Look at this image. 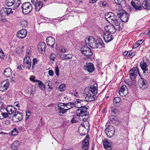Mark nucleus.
Here are the masks:
<instances>
[{
  "instance_id": "nucleus-26",
  "label": "nucleus",
  "mask_w": 150,
  "mask_h": 150,
  "mask_svg": "<svg viewBox=\"0 0 150 150\" xmlns=\"http://www.w3.org/2000/svg\"><path fill=\"white\" fill-rule=\"evenodd\" d=\"M103 145L105 149L108 150H110L111 149V145L112 142L109 140H104L103 141Z\"/></svg>"
},
{
  "instance_id": "nucleus-54",
  "label": "nucleus",
  "mask_w": 150,
  "mask_h": 150,
  "mask_svg": "<svg viewBox=\"0 0 150 150\" xmlns=\"http://www.w3.org/2000/svg\"><path fill=\"white\" fill-rule=\"evenodd\" d=\"M55 73L57 76L59 75V70L58 67H56L55 68Z\"/></svg>"
},
{
  "instance_id": "nucleus-42",
  "label": "nucleus",
  "mask_w": 150,
  "mask_h": 150,
  "mask_svg": "<svg viewBox=\"0 0 150 150\" xmlns=\"http://www.w3.org/2000/svg\"><path fill=\"white\" fill-rule=\"evenodd\" d=\"M114 1L116 4L120 6L122 5L124 2L123 0H114Z\"/></svg>"
},
{
  "instance_id": "nucleus-29",
  "label": "nucleus",
  "mask_w": 150,
  "mask_h": 150,
  "mask_svg": "<svg viewBox=\"0 0 150 150\" xmlns=\"http://www.w3.org/2000/svg\"><path fill=\"white\" fill-rule=\"evenodd\" d=\"M111 122L115 125H118L119 123V121L116 116L112 115L110 117Z\"/></svg>"
},
{
  "instance_id": "nucleus-14",
  "label": "nucleus",
  "mask_w": 150,
  "mask_h": 150,
  "mask_svg": "<svg viewBox=\"0 0 150 150\" xmlns=\"http://www.w3.org/2000/svg\"><path fill=\"white\" fill-rule=\"evenodd\" d=\"M9 86V81L5 80L0 83V91H4L6 90Z\"/></svg>"
},
{
  "instance_id": "nucleus-5",
  "label": "nucleus",
  "mask_w": 150,
  "mask_h": 150,
  "mask_svg": "<svg viewBox=\"0 0 150 150\" xmlns=\"http://www.w3.org/2000/svg\"><path fill=\"white\" fill-rule=\"evenodd\" d=\"M85 42L86 45H89L92 48L96 49L98 47V45L96 44L94 38L92 36L86 38Z\"/></svg>"
},
{
  "instance_id": "nucleus-8",
  "label": "nucleus",
  "mask_w": 150,
  "mask_h": 150,
  "mask_svg": "<svg viewBox=\"0 0 150 150\" xmlns=\"http://www.w3.org/2000/svg\"><path fill=\"white\" fill-rule=\"evenodd\" d=\"M23 118V114L22 112L17 111L15 112L13 114L12 116V119L14 122H18L22 119Z\"/></svg>"
},
{
  "instance_id": "nucleus-59",
  "label": "nucleus",
  "mask_w": 150,
  "mask_h": 150,
  "mask_svg": "<svg viewBox=\"0 0 150 150\" xmlns=\"http://www.w3.org/2000/svg\"><path fill=\"white\" fill-rule=\"evenodd\" d=\"M59 88L61 91H63L65 89V86L63 85H61L59 87Z\"/></svg>"
},
{
  "instance_id": "nucleus-3",
  "label": "nucleus",
  "mask_w": 150,
  "mask_h": 150,
  "mask_svg": "<svg viewBox=\"0 0 150 150\" xmlns=\"http://www.w3.org/2000/svg\"><path fill=\"white\" fill-rule=\"evenodd\" d=\"M74 105L72 104V102H69L66 104L60 103L58 104L57 107L55 108V110L59 115L62 116L65 113L67 110L74 107Z\"/></svg>"
},
{
  "instance_id": "nucleus-25",
  "label": "nucleus",
  "mask_w": 150,
  "mask_h": 150,
  "mask_svg": "<svg viewBox=\"0 0 150 150\" xmlns=\"http://www.w3.org/2000/svg\"><path fill=\"white\" fill-rule=\"evenodd\" d=\"M45 44L44 42H40L39 43L38 48V52L40 53H43L45 52Z\"/></svg>"
},
{
  "instance_id": "nucleus-61",
  "label": "nucleus",
  "mask_w": 150,
  "mask_h": 150,
  "mask_svg": "<svg viewBox=\"0 0 150 150\" xmlns=\"http://www.w3.org/2000/svg\"><path fill=\"white\" fill-rule=\"evenodd\" d=\"M38 2V0H31V2L34 6L37 4Z\"/></svg>"
},
{
  "instance_id": "nucleus-63",
  "label": "nucleus",
  "mask_w": 150,
  "mask_h": 150,
  "mask_svg": "<svg viewBox=\"0 0 150 150\" xmlns=\"http://www.w3.org/2000/svg\"><path fill=\"white\" fill-rule=\"evenodd\" d=\"M146 60L148 61H149L150 60V55L149 54H147L146 57Z\"/></svg>"
},
{
  "instance_id": "nucleus-16",
  "label": "nucleus",
  "mask_w": 150,
  "mask_h": 150,
  "mask_svg": "<svg viewBox=\"0 0 150 150\" xmlns=\"http://www.w3.org/2000/svg\"><path fill=\"white\" fill-rule=\"evenodd\" d=\"M31 66V61L30 58H24L23 60V67L25 69H30Z\"/></svg>"
},
{
  "instance_id": "nucleus-62",
  "label": "nucleus",
  "mask_w": 150,
  "mask_h": 150,
  "mask_svg": "<svg viewBox=\"0 0 150 150\" xmlns=\"http://www.w3.org/2000/svg\"><path fill=\"white\" fill-rule=\"evenodd\" d=\"M143 42V40H139L137 42V43H138L139 45H140L142 44V42Z\"/></svg>"
},
{
  "instance_id": "nucleus-15",
  "label": "nucleus",
  "mask_w": 150,
  "mask_h": 150,
  "mask_svg": "<svg viewBox=\"0 0 150 150\" xmlns=\"http://www.w3.org/2000/svg\"><path fill=\"white\" fill-rule=\"evenodd\" d=\"M131 4L136 10H141L142 9L141 2L139 0H136L134 1H132Z\"/></svg>"
},
{
  "instance_id": "nucleus-34",
  "label": "nucleus",
  "mask_w": 150,
  "mask_h": 150,
  "mask_svg": "<svg viewBox=\"0 0 150 150\" xmlns=\"http://www.w3.org/2000/svg\"><path fill=\"white\" fill-rule=\"evenodd\" d=\"M123 54L124 56L127 57L132 58L135 55L136 52H132L131 51H129L128 52L126 51L124 52Z\"/></svg>"
},
{
  "instance_id": "nucleus-24",
  "label": "nucleus",
  "mask_w": 150,
  "mask_h": 150,
  "mask_svg": "<svg viewBox=\"0 0 150 150\" xmlns=\"http://www.w3.org/2000/svg\"><path fill=\"white\" fill-rule=\"evenodd\" d=\"M140 65L141 68L143 70L144 73H146V71L147 73H149L148 71V66L146 62L144 61L141 62L140 63Z\"/></svg>"
},
{
  "instance_id": "nucleus-45",
  "label": "nucleus",
  "mask_w": 150,
  "mask_h": 150,
  "mask_svg": "<svg viewBox=\"0 0 150 150\" xmlns=\"http://www.w3.org/2000/svg\"><path fill=\"white\" fill-rule=\"evenodd\" d=\"M4 15L1 14V15H0V21L2 22H5L6 21V20L5 19Z\"/></svg>"
},
{
  "instance_id": "nucleus-9",
  "label": "nucleus",
  "mask_w": 150,
  "mask_h": 150,
  "mask_svg": "<svg viewBox=\"0 0 150 150\" xmlns=\"http://www.w3.org/2000/svg\"><path fill=\"white\" fill-rule=\"evenodd\" d=\"M80 50L83 55L88 57L92 55L93 54L90 49L86 46L81 48Z\"/></svg>"
},
{
  "instance_id": "nucleus-50",
  "label": "nucleus",
  "mask_w": 150,
  "mask_h": 150,
  "mask_svg": "<svg viewBox=\"0 0 150 150\" xmlns=\"http://www.w3.org/2000/svg\"><path fill=\"white\" fill-rule=\"evenodd\" d=\"M50 81H49L48 82L47 81V82H46L45 84L46 85H47V86H48V90H49V91H50L52 89V87L50 85Z\"/></svg>"
},
{
  "instance_id": "nucleus-23",
  "label": "nucleus",
  "mask_w": 150,
  "mask_h": 150,
  "mask_svg": "<svg viewBox=\"0 0 150 150\" xmlns=\"http://www.w3.org/2000/svg\"><path fill=\"white\" fill-rule=\"evenodd\" d=\"M105 29L107 31V32L112 34L115 33L116 30L115 27L112 25H109L106 26L105 27Z\"/></svg>"
},
{
  "instance_id": "nucleus-53",
  "label": "nucleus",
  "mask_w": 150,
  "mask_h": 150,
  "mask_svg": "<svg viewBox=\"0 0 150 150\" xmlns=\"http://www.w3.org/2000/svg\"><path fill=\"white\" fill-rule=\"evenodd\" d=\"M119 112V110L116 108H112L111 110V112L115 114Z\"/></svg>"
},
{
  "instance_id": "nucleus-27",
  "label": "nucleus",
  "mask_w": 150,
  "mask_h": 150,
  "mask_svg": "<svg viewBox=\"0 0 150 150\" xmlns=\"http://www.w3.org/2000/svg\"><path fill=\"white\" fill-rule=\"evenodd\" d=\"M46 42L48 45L53 47L55 43V40L54 38L51 37H49L47 38Z\"/></svg>"
},
{
  "instance_id": "nucleus-4",
  "label": "nucleus",
  "mask_w": 150,
  "mask_h": 150,
  "mask_svg": "<svg viewBox=\"0 0 150 150\" xmlns=\"http://www.w3.org/2000/svg\"><path fill=\"white\" fill-rule=\"evenodd\" d=\"M78 129L79 132L81 135H84L88 133V130L89 129L90 125L88 122L81 124Z\"/></svg>"
},
{
  "instance_id": "nucleus-20",
  "label": "nucleus",
  "mask_w": 150,
  "mask_h": 150,
  "mask_svg": "<svg viewBox=\"0 0 150 150\" xmlns=\"http://www.w3.org/2000/svg\"><path fill=\"white\" fill-rule=\"evenodd\" d=\"M103 38L105 42L108 43L113 39L112 34L108 32H106L104 33Z\"/></svg>"
},
{
  "instance_id": "nucleus-30",
  "label": "nucleus",
  "mask_w": 150,
  "mask_h": 150,
  "mask_svg": "<svg viewBox=\"0 0 150 150\" xmlns=\"http://www.w3.org/2000/svg\"><path fill=\"white\" fill-rule=\"evenodd\" d=\"M121 22L120 19H117L116 18L115 20L113 21V22L112 23L114 24V25L116 26H118V29L120 31L121 29H122L123 27V23H122V26L120 25V23Z\"/></svg>"
},
{
  "instance_id": "nucleus-10",
  "label": "nucleus",
  "mask_w": 150,
  "mask_h": 150,
  "mask_svg": "<svg viewBox=\"0 0 150 150\" xmlns=\"http://www.w3.org/2000/svg\"><path fill=\"white\" fill-rule=\"evenodd\" d=\"M138 84L139 87L142 89H145L148 86L147 81L143 78H141L138 80Z\"/></svg>"
},
{
  "instance_id": "nucleus-64",
  "label": "nucleus",
  "mask_w": 150,
  "mask_h": 150,
  "mask_svg": "<svg viewBox=\"0 0 150 150\" xmlns=\"http://www.w3.org/2000/svg\"><path fill=\"white\" fill-rule=\"evenodd\" d=\"M30 80L31 81H33L34 83H35V82H37L38 81L37 80H35V79H34V78H31V77H30Z\"/></svg>"
},
{
  "instance_id": "nucleus-31",
  "label": "nucleus",
  "mask_w": 150,
  "mask_h": 150,
  "mask_svg": "<svg viewBox=\"0 0 150 150\" xmlns=\"http://www.w3.org/2000/svg\"><path fill=\"white\" fill-rule=\"evenodd\" d=\"M142 6L145 9L149 10L150 8V0H145L142 3Z\"/></svg>"
},
{
  "instance_id": "nucleus-11",
  "label": "nucleus",
  "mask_w": 150,
  "mask_h": 150,
  "mask_svg": "<svg viewBox=\"0 0 150 150\" xmlns=\"http://www.w3.org/2000/svg\"><path fill=\"white\" fill-rule=\"evenodd\" d=\"M105 132L107 136L109 138H111L114 134L115 129L112 126H110L108 127H106Z\"/></svg>"
},
{
  "instance_id": "nucleus-18",
  "label": "nucleus",
  "mask_w": 150,
  "mask_h": 150,
  "mask_svg": "<svg viewBox=\"0 0 150 150\" xmlns=\"http://www.w3.org/2000/svg\"><path fill=\"white\" fill-rule=\"evenodd\" d=\"M89 139V136L87 135L84 139L81 146V148L83 150H87L88 149Z\"/></svg>"
},
{
  "instance_id": "nucleus-13",
  "label": "nucleus",
  "mask_w": 150,
  "mask_h": 150,
  "mask_svg": "<svg viewBox=\"0 0 150 150\" xmlns=\"http://www.w3.org/2000/svg\"><path fill=\"white\" fill-rule=\"evenodd\" d=\"M138 70L137 68H132L129 71L130 77L132 80H134L137 75Z\"/></svg>"
},
{
  "instance_id": "nucleus-46",
  "label": "nucleus",
  "mask_w": 150,
  "mask_h": 150,
  "mask_svg": "<svg viewBox=\"0 0 150 150\" xmlns=\"http://www.w3.org/2000/svg\"><path fill=\"white\" fill-rule=\"evenodd\" d=\"M11 133L12 135H16L18 134V132L16 128H14V129L11 132Z\"/></svg>"
},
{
  "instance_id": "nucleus-36",
  "label": "nucleus",
  "mask_w": 150,
  "mask_h": 150,
  "mask_svg": "<svg viewBox=\"0 0 150 150\" xmlns=\"http://www.w3.org/2000/svg\"><path fill=\"white\" fill-rule=\"evenodd\" d=\"M43 3L41 1H39L38 2L37 4L35 6V10L36 11H40V9L42 8L43 5Z\"/></svg>"
},
{
  "instance_id": "nucleus-40",
  "label": "nucleus",
  "mask_w": 150,
  "mask_h": 150,
  "mask_svg": "<svg viewBox=\"0 0 150 150\" xmlns=\"http://www.w3.org/2000/svg\"><path fill=\"white\" fill-rule=\"evenodd\" d=\"M20 24L21 26H22V27H24L28 25V23L26 20H23L20 22Z\"/></svg>"
},
{
  "instance_id": "nucleus-1",
  "label": "nucleus",
  "mask_w": 150,
  "mask_h": 150,
  "mask_svg": "<svg viewBox=\"0 0 150 150\" xmlns=\"http://www.w3.org/2000/svg\"><path fill=\"white\" fill-rule=\"evenodd\" d=\"M87 103L85 100H81L79 99H76L72 102V104H74V107L78 108L76 111V115L81 121L86 122L89 117V113L86 110L88 108L85 106Z\"/></svg>"
},
{
  "instance_id": "nucleus-41",
  "label": "nucleus",
  "mask_w": 150,
  "mask_h": 150,
  "mask_svg": "<svg viewBox=\"0 0 150 150\" xmlns=\"http://www.w3.org/2000/svg\"><path fill=\"white\" fill-rule=\"evenodd\" d=\"M37 82H38L39 87L40 88V89L42 90H44L45 89V85L43 84L42 82L39 80H38Z\"/></svg>"
},
{
  "instance_id": "nucleus-52",
  "label": "nucleus",
  "mask_w": 150,
  "mask_h": 150,
  "mask_svg": "<svg viewBox=\"0 0 150 150\" xmlns=\"http://www.w3.org/2000/svg\"><path fill=\"white\" fill-rule=\"evenodd\" d=\"M3 118H6L7 117H9V115H9L8 113L7 112H4V113L1 114Z\"/></svg>"
},
{
  "instance_id": "nucleus-2",
  "label": "nucleus",
  "mask_w": 150,
  "mask_h": 150,
  "mask_svg": "<svg viewBox=\"0 0 150 150\" xmlns=\"http://www.w3.org/2000/svg\"><path fill=\"white\" fill-rule=\"evenodd\" d=\"M98 89L97 87L92 85L88 88H85L84 92L86 95V99L89 101H93L97 94Z\"/></svg>"
},
{
  "instance_id": "nucleus-49",
  "label": "nucleus",
  "mask_w": 150,
  "mask_h": 150,
  "mask_svg": "<svg viewBox=\"0 0 150 150\" xmlns=\"http://www.w3.org/2000/svg\"><path fill=\"white\" fill-rule=\"evenodd\" d=\"M31 113V112L29 110H27L26 111V119L27 120L28 118L29 117L30 115V114Z\"/></svg>"
},
{
  "instance_id": "nucleus-12",
  "label": "nucleus",
  "mask_w": 150,
  "mask_h": 150,
  "mask_svg": "<svg viewBox=\"0 0 150 150\" xmlns=\"http://www.w3.org/2000/svg\"><path fill=\"white\" fill-rule=\"evenodd\" d=\"M105 18L109 23H112L116 18L115 15L112 12H110L105 14Z\"/></svg>"
},
{
  "instance_id": "nucleus-35",
  "label": "nucleus",
  "mask_w": 150,
  "mask_h": 150,
  "mask_svg": "<svg viewBox=\"0 0 150 150\" xmlns=\"http://www.w3.org/2000/svg\"><path fill=\"white\" fill-rule=\"evenodd\" d=\"M19 147V142L18 141H16L13 143L11 146V149L13 150H18Z\"/></svg>"
},
{
  "instance_id": "nucleus-17",
  "label": "nucleus",
  "mask_w": 150,
  "mask_h": 150,
  "mask_svg": "<svg viewBox=\"0 0 150 150\" xmlns=\"http://www.w3.org/2000/svg\"><path fill=\"white\" fill-rule=\"evenodd\" d=\"M83 69L86 71L92 72L94 70V66L91 63H86V65L84 66Z\"/></svg>"
},
{
  "instance_id": "nucleus-32",
  "label": "nucleus",
  "mask_w": 150,
  "mask_h": 150,
  "mask_svg": "<svg viewBox=\"0 0 150 150\" xmlns=\"http://www.w3.org/2000/svg\"><path fill=\"white\" fill-rule=\"evenodd\" d=\"M72 57V55L71 54H64L61 55L60 57V59L62 60H67L71 59Z\"/></svg>"
},
{
  "instance_id": "nucleus-22",
  "label": "nucleus",
  "mask_w": 150,
  "mask_h": 150,
  "mask_svg": "<svg viewBox=\"0 0 150 150\" xmlns=\"http://www.w3.org/2000/svg\"><path fill=\"white\" fill-rule=\"evenodd\" d=\"M119 93V95L122 96H125L127 95V88L125 85H124L121 86Z\"/></svg>"
},
{
  "instance_id": "nucleus-28",
  "label": "nucleus",
  "mask_w": 150,
  "mask_h": 150,
  "mask_svg": "<svg viewBox=\"0 0 150 150\" xmlns=\"http://www.w3.org/2000/svg\"><path fill=\"white\" fill-rule=\"evenodd\" d=\"M7 112L9 115L13 114L15 112H16L17 109L16 108L12 105H9L7 107Z\"/></svg>"
},
{
  "instance_id": "nucleus-58",
  "label": "nucleus",
  "mask_w": 150,
  "mask_h": 150,
  "mask_svg": "<svg viewBox=\"0 0 150 150\" xmlns=\"http://www.w3.org/2000/svg\"><path fill=\"white\" fill-rule=\"evenodd\" d=\"M139 46V44L138 43H137V42H136V43H135L133 45L132 48L133 49H135L137 47Z\"/></svg>"
},
{
  "instance_id": "nucleus-57",
  "label": "nucleus",
  "mask_w": 150,
  "mask_h": 150,
  "mask_svg": "<svg viewBox=\"0 0 150 150\" xmlns=\"http://www.w3.org/2000/svg\"><path fill=\"white\" fill-rule=\"evenodd\" d=\"M67 50L64 47H62L60 49V51L62 53H64L66 52Z\"/></svg>"
},
{
  "instance_id": "nucleus-38",
  "label": "nucleus",
  "mask_w": 150,
  "mask_h": 150,
  "mask_svg": "<svg viewBox=\"0 0 150 150\" xmlns=\"http://www.w3.org/2000/svg\"><path fill=\"white\" fill-rule=\"evenodd\" d=\"M15 2V0H6L5 1V4L8 6H12Z\"/></svg>"
},
{
  "instance_id": "nucleus-43",
  "label": "nucleus",
  "mask_w": 150,
  "mask_h": 150,
  "mask_svg": "<svg viewBox=\"0 0 150 150\" xmlns=\"http://www.w3.org/2000/svg\"><path fill=\"white\" fill-rule=\"evenodd\" d=\"M55 58V54L53 53H51L50 55V60L51 61V60H52L53 61H54Z\"/></svg>"
},
{
  "instance_id": "nucleus-44",
  "label": "nucleus",
  "mask_w": 150,
  "mask_h": 150,
  "mask_svg": "<svg viewBox=\"0 0 150 150\" xmlns=\"http://www.w3.org/2000/svg\"><path fill=\"white\" fill-rule=\"evenodd\" d=\"M38 61L36 59L33 58V63L32 65V67L33 69L35 67V64L37 63Z\"/></svg>"
},
{
  "instance_id": "nucleus-7",
  "label": "nucleus",
  "mask_w": 150,
  "mask_h": 150,
  "mask_svg": "<svg viewBox=\"0 0 150 150\" xmlns=\"http://www.w3.org/2000/svg\"><path fill=\"white\" fill-rule=\"evenodd\" d=\"M23 13L27 14L30 13L32 9V4L30 2H27L23 3L22 6Z\"/></svg>"
},
{
  "instance_id": "nucleus-51",
  "label": "nucleus",
  "mask_w": 150,
  "mask_h": 150,
  "mask_svg": "<svg viewBox=\"0 0 150 150\" xmlns=\"http://www.w3.org/2000/svg\"><path fill=\"white\" fill-rule=\"evenodd\" d=\"M5 57L4 52L0 48V58L2 59H3Z\"/></svg>"
},
{
  "instance_id": "nucleus-60",
  "label": "nucleus",
  "mask_w": 150,
  "mask_h": 150,
  "mask_svg": "<svg viewBox=\"0 0 150 150\" xmlns=\"http://www.w3.org/2000/svg\"><path fill=\"white\" fill-rule=\"evenodd\" d=\"M48 74L50 76H52L54 74V72L52 70H50L48 71Z\"/></svg>"
},
{
  "instance_id": "nucleus-56",
  "label": "nucleus",
  "mask_w": 150,
  "mask_h": 150,
  "mask_svg": "<svg viewBox=\"0 0 150 150\" xmlns=\"http://www.w3.org/2000/svg\"><path fill=\"white\" fill-rule=\"evenodd\" d=\"M31 56V53L29 51L28 52H27L25 56V58H28V57L30 58V57Z\"/></svg>"
},
{
  "instance_id": "nucleus-55",
  "label": "nucleus",
  "mask_w": 150,
  "mask_h": 150,
  "mask_svg": "<svg viewBox=\"0 0 150 150\" xmlns=\"http://www.w3.org/2000/svg\"><path fill=\"white\" fill-rule=\"evenodd\" d=\"M125 83L129 85H131V82L129 79H126L125 80Z\"/></svg>"
},
{
  "instance_id": "nucleus-21",
  "label": "nucleus",
  "mask_w": 150,
  "mask_h": 150,
  "mask_svg": "<svg viewBox=\"0 0 150 150\" xmlns=\"http://www.w3.org/2000/svg\"><path fill=\"white\" fill-rule=\"evenodd\" d=\"M27 34V32L25 29H22L19 31L17 34V36L19 38H25Z\"/></svg>"
},
{
  "instance_id": "nucleus-39",
  "label": "nucleus",
  "mask_w": 150,
  "mask_h": 150,
  "mask_svg": "<svg viewBox=\"0 0 150 150\" xmlns=\"http://www.w3.org/2000/svg\"><path fill=\"white\" fill-rule=\"evenodd\" d=\"M96 41V44L98 45V47L99 45H100L102 46L103 47H105L104 43L101 38H98Z\"/></svg>"
},
{
  "instance_id": "nucleus-6",
  "label": "nucleus",
  "mask_w": 150,
  "mask_h": 150,
  "mask_svg": "<svg viewBox=\"0 0 150 150\" xmlns=\"http://www.w3.org/2000/svg\"><path fill=\"white\" fill-rule=\"evenodd\" d=\"M117 16L123 22H126L129 19V15L124 10H119L117 12Z\"/></svg>"
},
{
  "instance_id": "nucleus-19",
  "label": "nucleus",
  "mask_w": 150,
  "mask_h": 150,
  "mask_svg": "<svg viewBox=\"0 0 150 150\" xmlns=\"http://www.w3.org/2000/svg\"><path fill=\"white\" fill-rule=\"evenodd\" d=\"M1 13L4 16H8L11 13H12L13 11L11 8H2L1 10Z\"/></svg>"
},
{
  "instance_id": "nucleus-33",
  "label": "nucleus",
  "mask_w": 150,
  "mask_h": 150,
  "mask_svg": "<svg viewBox=\"0 0 150 150\" xmlns=\"http://www.w3.org/2000/svg\"><path fill=\"white\" fill-rule=\"evenodd\" d=\"M12 71L9 68H7L4 71V75L6 77L10 76L12 75Z\"/></svg>"
},
{
  "instance_id": "nucleus-48",
  "label": "nucleus",
  "mask_w": 150,
  "mask_h": 150,
  "mask_svg": "<svg viewBox=\"0 0 150 150\" xmlns=\"http://www.w3.org/2000/svg\"><path fill=\"white\" fill-rule=\"evenodd\" d=\"M100 4L101 7H107V2L106 1H102L100 2Z\"/></svg>"
},
{
  "instance_id": "nucleus-47",
  "label": "nucleus",
  "mask_w": 150,
  "mask_h": 150,
  "mask_svg": "<svg viewBox=\"0 0 150 150\" xmlns=\"http://www.w3.org/2000/svg\"><path fill=\"white\" fill-rule=\"evenodd\" d=\"M21 2L20 0H17V2L16 3L14 7V8H17L19 6V5L21 4Z\"/></svg>"
},
{
  "instance_id": "nucleus-37",
  "label": "nucleus",
  "mask_w": 150,
  "mask_h": 150,
  "mask_svg": "<svg viewBox=\"0 0 150 150\" xmlns=\"http://www.w3.org/2000/svg\"><path fill=\"white\" fill-rule=\"evenodd\" d=\"M121 100V99L120 97H116L113 99V103L115 106L117 107L119 105V103Z\"/></svg>"
}]
</instances>
